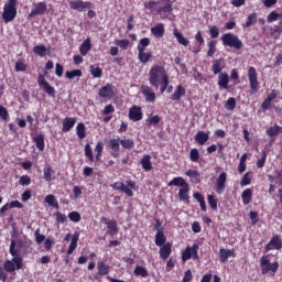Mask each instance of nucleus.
I'll use <instances>...</instances> for the list:
<instances>
[{
	"instance_id": "49530a36",
	"label": "nucleus",
	"mask_w": 282,
	"mask_h": 282,
	"mask_svg": "<svg viewBox=\"0 0 282 282\" xmlns=\"http://www.w3.org/2000/svg\"><path fill=\"white\" fill-rule=\"evenodd\" d=\"M105 150V145L102 144L101 141L97 142L95 147L96 155H95V162H100L102 158V151Z\"/></svg>"
},
{
	"instance_id": "ddd939ff",
	"label": "nucleus",
	"mask_w": 282,
	"mask_h": 282,
	"mask_svg": "<svg viewBox=\"0 0 282 282\" xmlns=\"http://www.w3.org/2000/svg\"><path fill=\"white\" fill-rule=\"evenodd\" d=\"M144 115L142 113V107L133 105L128 112L129 120L132 122H140Z\"/></svg>"
},
{
	"instance_id": "ea45409f",
	"label": "nucleus",
	"mask_w": 282,
	"mask_h": 282,
	"mask_svg": "<svg viewBox=\"0 0 282 282\" xmlns=\"http://www.w3.org/2000/svg\"><path fill=\"white\" fill-rule=\"evenodd\" d=\"M33 53L41 58H45V56H47V47H45V45H35Z\"/></svg>"
},
{
	"instance_id": "f03ea898",
	"label": "nucleus",
	"mask_w": 282,
	"mask_h": 282,
	"mask_svg": "<svg viewBox=\"0 0 282 282\" xmlns=\"http://www.w3.org/2000/svg\"><path fill=\"white\" fill-rule=\"evenodd\" d=\"M32 240L28 239V236L11 240L9 252L11 257H25L30 252Z\"/></svg>"
},
{
	"instance_id": "c03bdc74",
	"label": "nucleus",
	"mask_w": 282,
	"mask_h": 282,
	"mask_svg": "<svg viewBox=\"0 0 282 282\" xmlns=\"http://www.w3.org/2000/svg\"><path fill=\"white\" fill-rule=\"evenodd\" d=\"M84 153L87 160L90 162V164L96 162V158L94 156V151L91 150V145L89 143H86Z\"/></svg>"
},
{
	"instance_id": "09e8293b",
	"label": "nucleus",
	"mask_w": 282,
	"mask_h": 282,
	"mask_svg": "<svg viewBox=\"0 0 282 282\" xmlns=\"http://www.w3.org/2000/svg\"><path fill=\"white\" fill-rule=\"evenodd\" d=\"M151 45V39L149 37H143L139 41V44L137 46L138 52H142L147 50Z\"/></svg>"
},
{
	"instance_id": "a18cd8bd",
	"label": "nucleus",
	"mask_w": 282,
	"mask_h": 282,
	"mask_svg": "<svg viewBox=\"0 0 282 282\" xmlns=\"http://www.w3.org/2000/svg\"><path fill=\"white\" fill-rule=\"evenodd\" d=\"M138 58L140 61V63H142L143 65H145V63H149V61H151V58H153V55L151 53H147L144 51H138Z\"/></svg>"
},
{
	"instance_id": "9b49d317",
	"label": "nucleus",
	"mask_w": 282,
	"mask_h": 282,
	"mask_svg": "<svg viewBox=\"0 0 282 282\" xmlns=\"http://www.w3.org/2000/svg\"><path fill=\"white\" fill-rule=\"evenodd\" d=\"M247 76L249 78L251 94H257L259 91V74L257 73V68L250 66Z\"/></svg>"
},
{
	"instance_id": "aec40b11",
	"label": "nucleus",
	"mask_w": 282,
	"mask_h": 282,
	"mask_svg": "<svg viewBox=\"0 0 282 282\" xmlns=\"http://www.w3.org/2000/svg\"><path fill=\"white\" fill-rule=\"evenodd\" d=\"M109 149L112 158H120V138L109 140Z\"/></svg>"
},
{
	"instance_id": "de8ad7c7",
	"label": "nucleus",
	"mask_w": 282,
	"mask_h": 282,
	"mask_svg": "<svg viewBox=\"0 0 282 282\" xmlns=\"http://www.w3.org/2000/svg\"><path fill=\"white\" fill-rule=\"evenodd\" d=\"M207 45H208L207 56L213 58V56H215V53L217 52V41L210 40L207 43Z\"/></svg>"
},
{
	"instance_id": "864d4df0",
	"label": "nucleus",
	"mask_w": 282,
	"mask_h": 282,
	"mask_svg": "<svg viewBox=\"0 0 282 282\" xmlns=\"http://www.w3.org/2000/svg\"><path fill=\"white\" fill-rule=\"evenodd\" d=\"M66 78H68V80H74V78H80V76H83V70L80 69H74V70H67L65 73Z\"/></svg>"
},
{
	"instance_id": "37998d69",
	"label": "nucleus",
	"mask_w": 282,
	"mask_h": 282,
	"mask_svg": "<svg viewBox=\"0 0 282 282\" xmlns=\"http://www.w3.org/2000/svg\"><path fill=\"white\" fill-rule=\"evenodd\" d=\"M133 274L134 276H142V279H147V276H149V271L142 265H137L134 268Z\"/></svg>"
},
{
	"instance_id": "774afa93",
	"label": "nucleus",
	"mask_w": 282,
	"mask_h": 282,
	"mask_svg": "<svg viewBox=\"0 0 282 282\" xmlns=\"http://www.w3.org/2000/svg\"><path fill=\"white\" fill-rule=\"evenodd\" d=\"M20 186H30L32 184V178L29 175H22L19 180Z\"/></svg>"
},
{
	"instance_id": "58836bf2",
	"label": "nucleus",
	"mask_w": 282,
	"mask_h": 282,
	"mask_svg": "<svg viewBox=\"0 0 282 282\" xmlns=\"http://www.w3.org/2000/svg\"><path fill=\"white\" fill-rule=\"evenodd\" d=\"M169 186H182L184 188L185 186H188V183H186V180L182 176L174 177L172 181L169 182Z\"/></svg>"
},
{
	"instance_id": "a211bd4d",
	"label": "nucleus",
	"mask_w": 282,
	"mask_h": 282,
	"mask_svg": "<svg viewBox=\"0 0 282 282\" xmlns=\"http://www.w3.org/2000/svg\"><path fill=\"white\" fill-rule=\"evenodd\" d=\"M99 98H113L116 96V93L113 91V85L107 84L102 86L98 91Z\"/></svg>"
},
{
	"instance_id": "603ef678",
	"label": "nucleus",
	"mask_w": 282,
	"mask_h": 282,
	"mask_svg": "<svg viewBox=\"0 0 282 282\" xmlns=\"http://www.w3.org/2000/svg\"><path fill=\"white\" fill-rule=\"evenodd\" d=\"M162 121V118L160 116H150L147 118L145 122L148 127H155L156 124H160Z\"/></svg>"
},
{
	"instance_id": "393cba45",
	"label": "nucleus",
	"mask_w": 282,
	"mask_h": 282,
	"mask_svg": "<svg viewBox=\"0 0 282 282\" xmlns=\"http://www.w3.org/2000/svg\"><path fill=\"white\" fill-rule=\"evenodd\" d=\"M76 124V118H73V117H66L64 120H63V128H62V131L64 133H68V131H72V129H74Z\"/></svg>"
},
{
	"instance_id": "9d476101",
	"label": "nucleus",
	"mask_w": 282,
	"mask_h": 282,
	"mask_svg": "<svg viewBox=\"0 0 282 282\" xmlns=\"http://www.w3.org/2000/svg\"><path fill=\"white\" fill-rule=\"evenodd\" d=\"M23 268V257L13 256L12 260H7L3 263L4 272H14L15 270H21Z\"/></svg>"
},
{
	"instance_id": "39448f33",
	"label": "nucleus",
	"mask_w": 282,
	"mask_h": 282,
	"mask_svg": "<svg viewBox=\"0 0 282 282\" xmlns=\"http://www.w3.org/2000/svg\"><path fill=\"white\" fill-rule=\"evenodd\" d=\"M19 6V0H8L4 4L2 19L4 23H10L17 19V7Z\"/></svg>"
},
{
	"instance_id": "e2e57ef3",
	"label": "nucleus",
	"mask_w": 282,
	"mask_h": 282,
	"mask_svg": "<svg viewBox=\"0 0 282 282\" xmlns=\"http://www.w3.org/2000/svg\"><path fill=\"white\" fill-rule=\"evenodd\" d=\"M189 160L191 162H199V150L196 148L189 151Z\"/></svg>"
},
{
	"instance_id": "6e6d98bb",
	"label": "nucleus",
	"mask_w": 282,
	"mask_h": 282,
	"mask_svg": "<svg viewBox=\"0 0 282 282\" xmlns=\"http://www.w3.org/2000/svg\"><path fill=\"white\" fill-rule=\"evenodd\" d=\"M271 245L273 246L274 250H281L282 248V239L281 236L275 235L270 240Z\"/></svg>"
},
{
	"instance_id": "052dcab7",
	"label": "nucleus",
	"mask_w": 282,
	"mask_h": 282,
	"mask_svg": "<svg viewBox=\"0 0 282 282\" xmlns=\"http://www.w3.org/2000/svg\"><path fill=\"white\" fill-rule=\"evenodd\" d=\"M160 94H164L166 91L169 85H171V77L167 75L166 77H163L162 83H160Z\"/></svg>"
},
{
	"instance_id": "cd10ccee",
	"label": "nucleus",
	"mask_w": 282,
	"mask_h": 282,
	"mask_svg": "<svg viewBox=\"0 0 282 282\" xmlns=\"http://www.w3.org/2000/svg\"><path fill=\"white\" fill-rule=\"evenodd\" d=\"M80 239V234L79 232H75L72 237L70 240V245L67 249V254H74V251L76 250V248H78V240Z\"/></svg>"
},
{
	"instance_id": "a19ab883",
	"label": "nucleus",
	"mask_w": 282,
	"mask_h": 282,
	"mask_svg": "<svg viewBox=\"0 0 282 282\" xmlns=\"http://www.w3.org/2000/svg\"><path fill=\"white\" fill-rule=\"evenodd\" d=\"M279 133H282V127L279 124L271 126L267 129V135H269V138H274V135H279Z\"/></svg>"
},
{
	"instance_id": "c756f323",
	"label": "nucleus",
	"mask_w": 282,
	"mask_h": 282,
	"mask_svg": "<svg viewBox=\"0 0 282 282\" xmlns=\"http://www.w3.org/2000/svg\"><path fill=\"white\" fill-rule=\"evenodd\" d=\"M173 35L175 36V39L180 45H183L184 47H188L191 42L188 41V39L184 37V34H182V32H180V30L174 29Z\"/></svg>"
},
{
	"instance_id": "473e14b6",
	"label": "nucleus",
	"mask_w": 282,
	"mask_h": 282,
	"mask_svg": "<svg viewBox=\"0 0 282 282\" xmlns=\"http://www.w3.org/2000/svg\"><path fill=\"white\" fill-rule=\"evenodd\" d=\"M208 140H210V135L204 131H198L195 135V142L200 147H204Z\"/></svg>"
},
{
	"instance_id": "0e129e2a",
	"label": "nucleus",
	"mask_w": 282,
	"mask_h": 282,
	"mask_svg": "<svg viewBox=\"0 0 282 282\" xmlns=\"http://www.w3.org/2000/svg\"><path fill=\"white\" fill-rule=\"evenodd\" d=\"M14 69L15 72H28V65H25L23 59H20L15 63Z\"/></svg>"
},
{
	"instance_id": "a878e982",
	"label": "nucleus",
	"mask_w": 282,
	"mask_h": 282,
	"mask_svg": "<svg viewBox=\"0 0 282 282\" xmlns=\"http://www.w3.org/2000/svg\"><path fill=\"white\" fill-rule=\"evenodd\" d=\"M184 96H186V88H184L182 85H177L175 91L172 95V100L180 102Z\"/></svg>"
},
{
	"instance_id": "6ab92c4d",
	"label": "nucleus",
	"mask_w": 282,
	"mask_h": 282,
	"mask_svg": "<svg viewBox=\"0 0 282 282\" xmlns=\"http://www.w3.org/2000/svg\"><path fill=\"white\" fill-rule=\"evenodd\" d=\"M141 93L145 98V102H155L156 96H155V93L153 91V88H151V86L142 85Z\"/></svg>"
},
{
	"instance_id": "f8f14e48",
	"label": "nucleus",
	"mask_w": 282,
	"mask_h": 282,
	"mask_svg": "<svg viewBox=\"0 0 282 282\" xmlns=\"http://www.w3.org/2000/svg\"><path fill=\"white\" fill-rule=\"evenodd\" d=\"M260 269L261 274H268L269 272H276L279 270V262L275 261L273 263H270V259H268V256H262L260 259Z\"/></svg>"
},
{
	"instance_id": "7ed1b4c3",
	"label": "nucleus",
	"mask_w": 282,
	"mask_h": 282,
	"mask_svg": "<svg viewBox=\"0 0 282 282\" xmlns=\"http://www.w3.org/2000/svg\"><path fill=\"white\" fill-rule=\"evenodd\" d=\"M148 76L149 84L154 87V89H160V83H162L164 78H167L169 73L164 66L155 64L150 68Z\"/></svg>"
},
{
	"instance_id": "412c9836",
	"label": "nucleus",
	"mask_w": 282,
	"mask_h": 282,
	"mask_svg": "<svg viewBox=\"0 0 282 282\" xmlns=\"http://www.w3.org/2000/svg\"><path fill=\"white\" fill-rule=\"evenodd\" d=\"M173 245H171V242H167L163 246H161L159 254L161 257V259H163V261H166V259H169V257H171V252H173Z\"/></svg>"
},
{
	"instance_id": "c85d7f7f",
	"label": "nucleus",
	"mask_w": 282,
	"mask_h": 282,
	"mask_svg": "<svg viewBox=\"0 0 282 282\" xmlns=\"http://www.w3.org/2000/svg\"><path fill=\"white\" fill-rule=\"evenodd\" d=\"M56 172L52 169V166H46L43 169V178L45 182H54L56 180Z\"/></svg>"
},
{
	"instance_id": "13d9d810",
	"label": "nucleus",
	"mask_w": 282,
	"mask_h": 282,
	"mask_svg": "<svg viewBox=\"0 0 282 282\" xmlns=\"http://www.w3.org/2000/svg\"><path fill=\"white\" fill-rule=\"evenodd\" d=\"M207 202H208V205H209V208H212V210H217V204L219 202V199H217L215 197V195H207Z\"/></svg>"
},
{
	"instance_id": "2f4dec72",
	"label": "nucleus",
	"mask_w": 282,
	"mask_h": 282,
	"mask_svg": "<svg viewBox=\"0 0 282 282\" xmlns=\"http://www.w3.org/2000/svg\"><path fill=\"white\" fill-rule=\"evenodd\" d=\"M90 51H91V39L87 37L79 46V54H82V56H87V54H89Z\"/></svg>"
},
{
	"instance_id": "680f3d73",
	"label": "nucleus",
	"mask_w": 282,
	"mask_h": 282,
	"mask_svg": "<svg viewBox=\"0 0 282 282\" xmlns=\"http://www.w3.org/2000/svg\"><path fill=\"white\" fill-rule=\"evenodd\" d=\"M120 144L123 149H133L135 147L133 139H122L120 140Z\"/></svg>"
},
{
	"instance_id": "0eeeda50",
	"label": "nucleus",
	"mask_w": 282,
	"mask_h": 282,
	"mask_svg": "<svg viewBox=\"0 0 282 282\" xmlns=\"http://www.w3.org/2000/svg\"><path fill=\"white\" fill-rule=\"evenodd\" d=\"M113 191H120L124 193L128 197H133V191H135V181L128 180L126 184L123 182H115L111 185Z\"/></svg>"
},
{
	"instance_id": "4c0bfd02",
	"label": "nucleus",
	"mask_w": 282,
	"mask_h": 282,
	"mask_svg": "<svg viewBox=\"0 0 282 282\" xmlns=\"http://www.w3.org/2000/svg\"><path fill=\"white\" fill-rule=\"evenodd\" d=\"M76 133H77V138H79V140H85V138H87V128L85 127V123L79 122L77 124Z\"/></svg>"
},
{
	"instance_id": "bb28decb",
	"label": "nucleus",
	"mask_w": 282,
	"mask_h": 282,
	"mask_svg": "<svg viewBox=\"0 0 282 282\" xmlns=\"http://www.w3.org/2000/svg\"><path fill=\"white\" fill-rule=\"evenodd\" d=\"M230 257H235V250L224 249V248L219 249L220 263H226V261H228V259H230Z\"/></svg>"
},
{
	"instance_id": "1a4fd4ad",
	"label": "nucleus",
	"mask_w": 282,
	"mask_h": 282,
	"mask_svg": "<svg viewBox=\"0 0 282 282\" xmlns=\"http://www.w3.org/2000/svg\"><path fill=\"white\" fill-rule=\"evenodd\" d=\"M199 245L194 243L192 247H186L182 253V261L186 263V261L193 259L194 261H199Z\"/></svg>"
},
{
	"instance_id": "72a5a7b5",
	"label": "nucleus",
	"mask_w": 282,
	"mask_h": 282,
	"mask_svg": "<svg viewBox=\"0 0 282 282\" xmlns=\"http://www.w3.org/2000/svg\"><path fill=\"white\" fill-rule=\"evenodd\" d=\"M33 142L35 143L36 149L40 151H45V134L40 133L33 138Z\"/></svg>"
},
{
	"instance_id": "6e6552de",
	"label": "nucleus",
	"mask_w": 282,
	"mask_h": 282,
	"mask_svg": "<svg viewBox=\"0 0 282 282\" xmlns=\"http://www.w3.org/2000/svg\"><path fill=\"white\" fill-rule=\"evenodd\" d=\"M47 12V2H33L30 13L28 14V20L34 19V17H43Z\"/></svg>"
},
{
	"instance_id": "dca6fc26",
	"label": "nucleus",
	"mask_w": 282,
	"mask_h": 282,
	"mask_svg": "<svg viewBox=\"0 0 282 282\" xmlns=\"http://www.w3.org/2000/svg\"><path fill=\"white\" fill-rule=\"evenodd\" d=\"M278 96H279V90L276 89L271 90V93L267 96V98L261 104V109H263V111H268V109L272 107L273 100H276Z\"/></svg>"
},
{
	"instance_id": "f257e3e1",
	"label": "nucleus",
	"mask_w": 282,
	"mask_h": 282,
	"mask_svg": "<svg viewBox=\"0 0 282 282\" xmlns=\"http://www.w3.org/2000/svg\"><path fill=\"white\" fill-rule=\"evenodd\" d=\"M145 10L150 11L153 17L167 19L169 14L173 13V2L171 0H150L144 3Z\"/></svg>"
},
{
	"instance_id": "3c124183",
	"label": "nucleus",
	"mask_w": 282,
	"mask_h": 282,
	"mask_svg": "<svg viewBox=\"0 0 282 282\" xmlns=\"http://www.w3.org/2000/svg\"><path fill=\"white\" fill-rule=\"evenodd\" d=\"M44 202L53 208H58V200H56V196H54L53 194L46 195Z\"/></svg>"
},
{
	"instance_id": "f3484780",
	"label": "nucleus",
	"mask_w": 282,
	"mask_h": 282,
	"mask_svg": "<svg viewBox=\"0 0 282 282\" xmlns=\"http://www.w3.org/2000/svg\"><path fill=\"white\" fill-rule=\"evenodd\" d=\"M100 221L101 224H105L110 230V237H115V235H118V223L116 220L108 219L107 217H101Z\"/></svg>"
},
{
	"instance_id": "4d7b16f0",
	"label": "nucleus",
	"mask_w": 282,
	"mask_h": 282,
	"mask_svg": "<svg viewBox=\"0 0 282 282\" xmlns=\"http://www.w3.org/2000/svg\"><path fill=\"white\" fill-rule=\"evenodd\" d=\"M236 108L237 99H235L234 97H229L225 104V109H227V111H235Z\"/></svg>"
},
{
	"instance_id": "b1692460",
	"label": "nucleus",
	"mask_w": 282,
	"mask_h": 282,
	"mask_svg": "<svg viewBox=\"0 0 282 282\" xmlns=\"http://www.w3.org/2000/svg\"><path fill=\"white\" fill-rule=\"evenodd\" d=\"M97 271L99 276H107L111 272V265L105 263V261H98Z\"/></svg>"
},
{
	"instance_id": "5fc2aeb1",
	"label": "nucleus",
	"mask_w": 282,
	"mask_h": 282,
	"mask_svg": "<svg viewBox=\"0 0 282 282\" xmlns=\"http://www.w3.org/2000/svg\"><path fill=\"white\" fill-rule=\"evenodd\" d=\"M189 191H191V187L188 185H186L185 187H183L178 191L180 202H186V199H188V192Z\"/></svg>"
},
{
	"instance_id": "69168bd1",
	"label": "nucleus",
	"mask_w": 282,
	"mask_h": 282,
	"mask_svg": "<svg viewBox=\"0 0 282 282\" xmlns=\"http://www.w3.org/2000/svg\"><path fill=\"white\" fill-rule=\"evenodd\" d=\"M281 14H279L276 11H272L269 13L267 21L268 23H274V21H279L281 19Z\"/></svg>"
},
{
	"instance_id": "5701e85b",
	"label": "nucleus",
	"mask_w": 282,
	"mask_h": 282,
	"mask_svg": "<svg viewBox=\"0 0 282 282\" xmlns=\"http://www.w3.org/2000/svg\"><path fill=\"white\" fill-rule=\"evenodd\" d=\"M164 23H158L156 25L151 28V35L155 39H162L164 36Z\"/></svg>"
},
{
	"instance_id": "2eb2a0df",
	"label": "nucleus",
	"mask_w": 282,
	"mask_h": 282,
	"mask_svg": "<svg viewBox=\"0 0 282 282\" xmlns=\"http://www.w3.org/2000/svg\"><path fill=\"white\" fill-rule=\"evenodd\" d=\"M228 180V174H226V172H221L219 174V176L216 180V193H218V195H221V193H224V191H226V182Z\"/></svg>"
},
{
	"instance_id": "c9c22d12",
	"label": "nucleus",
	"mask_w": 282,
	"mask_h": 282,
	"mask_svg": "<svg viewBox=\"0 0 282 282\" xmlns=\"http://www.w3.org/2000/svg\"><path fill=\"white\" fill-rule=\"evenodd\" d=\"M253 25H257V12L250 13L247 17V21L242 24V29L248 30V28H252Z\"/></svg>"
},
{
	"instance_id": "4be33fe9",
	"label": "nucleus",
	"mask_w": 282,
	"mask_h": 282,
	"mask_svg": "<svg viewBox=\"0 0 282 282\" xmlns=\"http://www.w3.org/2000/svg\"><path fill=\"white\" fill-rule=\"evenodd\" d=\"M230 83V76L228 73H220L218 75V87L219 89H229L228 84Z\"/></svg>"
},
{
	"instance_id": "bf43d9fd",
	"label": "nucleus",
	"mask_w": 282,
	"mask_h": 282,
	"mask_svg": "<svg viewBox=\"0 0 282 282\" xmlns=\"http://www.w3.org/2000/svg\"><path fill=\"white\" fill-rule=\"evenodd\" d=\"M261 153H262L261 159H259L256 163L257 169H263V166H265V162L268 160V152L265 150H263Z\"/></svg>"
},
{
	"instance_id": "20e7f679",
	"label": "nucleus",
	"mask_w": 282,
	"mask_h": 282,
	"mask_svg": "<svg viewBox=\"0 0 282 282\" xmlns=\"http://www.w3.org/2000/svg\"><path fill=\"white\" fill-rule=\"evenodd\" d=\"M47 69H54V62L47 61L45 64V70L44 75L40 74L37 76V85L39 87L43 88V91L50 96V98H56V88H54L52 85L48 84L47 79H45V76H47L48 72Z\"/></svg>"
},
{
	"instance_id": "338daca9",
	"label": "nucleus",
	"mask_w": 282,
	"mask_h": 282,
	"mask_svg": "<svg viewBox=\"0 0 282 282\" xmlns=\"http://www.w3.org/2000/svg\"><path fill=\"white\" fill-rule=\"evenodd\" d=\"M68 219L70 221H74V224H78V221H80V219H82L80 213H78V212H70L68 214Z\"/></svg>"
},
{
	"instance_id": "f704fd0d",
	"label": "nucleus",
	"mask_w": 282,
	"mask_h": 282,
	"mask_svg": "<svg viewBox=\"0 0 282 282\" xmlns=\"http://www.w3.org/2000/svg\"><path fill=\"white\" fill-rule=\"evenodd\" d=\"M154 241L155 246H158L159 248L162 246H166V236H164V229H159V231H156Z\"/></svg>"
},
{
	"instance_id": "79ce46f5",
	"label": "nucleus",
	"mask_w": 282,
	"mask_h": 282,
	"mask_svg": "<svg viewBox=\"0 0 282 282\" xmlns=\"http://www.w3.org/2000/svg\"><path fill=\"white\" fill-rule=\"evenodd\" d=\"M241 197H242V204L245 206H248V204L252 202V189L250 188L245 189L241 194Z\"/></svg>"
},
{
	"instance_id": "423d86ee",
	"label": "nucleus",
	"mask_w": 282,
	"mask_h": 282,
	"mask_svg": "<svg viewBox=\"0 0 282 282\" xmlns=\"http://www.w3.org/2000/svg\"><path fill=\"white\" fill-rule=\"evenodd\" d=\"M220 40L225 47H234L235 50H241L243 47V42L234 33H225L221 35Z\"/></svg>"
},
{
	"instance_id": "8fccbe9b",
	"label": "nucleus",
	"mask_w": 282,
	"mask_h": 282,
	"mask_svg": "<svg viewBox=\"0 0 282 282\" xmlns=\"http://www.w3.org/2000/svg\"><path fill=\"white\" fill-rule=\"evenodd\" d=\"M89 72L93 76V78H101L102 77V68L100 66H89Z\"/></svg>"
},
{
	"instance_id": "4468645a",
	"label": "nucleus",
	"mask_w": 282,
	"mask_h": 282,
	"mask_svg": "<svg viewBox=\"0 0 282 282\" xmlns=\"http://www.w3.org/2000/svg\"><path fill=\"white\" fill-rule=\"evenodd\" d=\"M93 3L89 1H83V0H75L69 2L70 10H77V12H83L84 10H87L91 8Z\"/></svg>"
},
{
	"instance_id": "7c9ffc66",
	"label": "nucleus",
	"mask_w": 282,
	"mask_h": 282,
	"mask_svg": "<svg viewBox=\"0 0 282 282\" xmlns=\"http://www.w3.org/2000/svg\"><path fill=\"white\" fill-rule=\"evenodd\" d=\"M212 72L215 76H217V74H221V70L224 69V59L223 58H218V59H214L212 62Z\"/></svg>"
},
{
	"instance_id": "e433bc0d",
	"label": "nucleus",
	"mask_w": 282,
	"mask_h": 282,
	"mask_svg": "<svg viewBox=\"0 0 282 282\" xmlns=\"http://www.w3.org/2000/svg\"><path fill=\"white\" fill-rule=\"evenodd\" d=\"M141 166L143 171H152L153 164L151 163V155L147 154L141 159Z\"/></svg>"
}]
</instances>
